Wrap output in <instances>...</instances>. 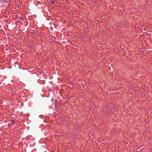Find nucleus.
Masks as SVG:
<instances>
[{
	"label": "nucleus",
	"mask_w": 152,
	"mask_h": 152,
	"mask_svg": "<svg viewBox=\"0 0 152 152\" xmlns=\"http://www.w3.org/2000/svg\"><path fill=\"white\" fill-rule=\"evenodd\" d=\"M141 149H140L139 148H138L137 147H136L135 148V150L137 151H139L140 150H141Z\"/></svg>",
	"instance_id": "obj_1"
},
{
	"label": "nucleus",
	"mask_w": 152,
	"mask_h": 152,
	"mask_svg": "<svg viewBox=\"0 0 152 152\" xmlns=\"http://www.w3.org/2000/svg\"><path fill=\"white\" fill-rule=\"evenodd\" d=\"M10 1V0H5L4 1L5 2L8 3Z\"/></svg>",
	"instance_id": "obj_2"
},
{
	"label": "nucleus",
	"mask_w": 152,
	"mask_h": 152,
	"mask_svg": "<svg viewBox=\"0 0 152 152\" xmlns=\"http://www.w3.org/2000/svg\"><path fill=\"white\" fill-rule=\"evenodd\" d=\"M54 1L53 0L51 1L50 4H53L54 3Z\"/></svg>",
	"instance_id": "obj_3"
},
{
	"label": "nucleus",
	"mask_w": 152,
	"mask_h": 152,
	"mask_svg": "<svg viewBox=\"0 0 152 152\" xmlns=\"http://www.w3.org/2000/svg\"><path fill=\"white\" fill-rule=\"evenodd\" d=\"M73 136L74 137H75L76 136V135L75 134V135L74 134Z\"/></svg>",
	"instance_id": "obj_4"
}]
</instances>
